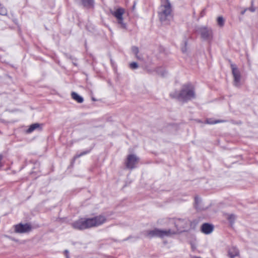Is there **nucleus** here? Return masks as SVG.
I'll return each instance as SVG.
<instances>
[{
    "instance_id": "a878e982",
    "label": "nucleus",
    "mask_w": 258,
    "mask_h": 258,
    "mask_svg": "<svg viewBox=\"0 0 258 258\" xmlns=\"http://www.w3.org/2000/svg\"><path fill=\"white\" fill-rule=\"evenodd\" d=\"M7 237L10 238V239L12 240H15V239L10 236H6Z\"/></svg>"
},
{
    "instance_id": "1a4fd4ad",
    "label": "nucleus",
    "mask_w": 258,
    "mask_h": 258,
    "mask_svg": "<svg viewBox=\"0 0 258 258\" xmlns=\"http://www.w3.org/2000/svg\"><path fill=\"white\" fill-rule=\"evenodd\" d=\"M232 69V75L234 78L233 84L236 87H239L241 85V75L239 71L235 64H232L231 65Z\"/></svg>"
},
{
    "instance_id": "bb28decb",
    "label": "nucleus",
    "mask_w": 258,
    "mask_h": 258,
    "mask_svg": "<svg viewBox=\"0 0 258 258\" xmlns=\"http://www.w3.org/2000/svg\"><path fill=\"white\" fill-rule=\"evenodd\" d=\"M2 159H3V156L2 155H0V162H1Z\"/></svg>"
},
{
    "instance_id": "aec40b11",
    "label": "nucleus",
    "mask_w": 258,
    "mask_h": 258,
    "mask_svg": "<svg viewBox=\"0 0 258 258\" xmlns=\"http://www.w3.org/2000/svg\"><path fill=\"white\" fill-rule=\"evenodd\" d=\"M7 14V10L5 7L0 4V15L5 16Z\"/></svg>"
},
{
    "instance_id": "393cba45",
    "label": "nucleus",
    "mask_w": 258,
    "mask_h": 258,
    "mask_svg": "<svg viewBox=\"0 0 258 258\" xmlns=\"http://www.w3.org/2000/svg\"><path fill=\"white\" fill-rule=\"evenodd\" d=\"M246 9H245L244 10H243V11H242V12H241V14L242 15H243V14L245 13V12H246Z\"/></svg>"
},
{
    "instance_id": "f257e3e1",
    "label": "nucleus",
    "mask_w": 258,
    "mask_h": 258,
    "mask_svg": "<svg viewBox=\"0 0 258 258\" xmlns=\"http://www.w3.org/2000/svg\"><path fill=\"white\" fill-rule=\"evenodd\" d=\"M106 221L104 216L99 215L91 218H80L72 224L73 228L78 230H83L99 226Z\"/></svg>"
},
{
    "instance_id": "9b49d317",
    "label": "nucleus",
    "mask_w": 258,
    "mask_h": 258,
    "mask_svg": "<svg viewBox=\"0 0 258 258\" xmlns=\"http://www.w3.org/2000/svg\"><path fill=\"white\" fill-rule=\"evenodd\" d=\"M214 227L212 225L208 223H204L201 226V231L206 234H209L212 232Z\"/></svg>"
},
{
    "instance_id": "2eb2a0df",
    "label": "nucleus",
    "mask_w": 258,
    "mask_h": 258,
    "mask_svg": "<svg viewBox=\"0 0 258 258\" xmlns=\"http://www.w3.org/2000/svg\"><path fill=\"white\" fill-rule=\"evenodd\" d=\"M201 200L198 198H195V208L198 210L200 211L202 210H205L206 209V208H204L203 207H201L200 206V203H201Z\"/></svg>"
},
{
    "instance_id": "412c9836",
    "label": "nucleus",
    "mask_w": 258,
    "mask_h": 258,
    "mask_svg": "<svg viewBox=\"0 0 258 258\" xmlns=\"http://www.w3.org/2000/svg\"><path fill=\"white\" fill-rule=\"evenodd\" d=\"M89 152V151H83V152H81L80 154H77L74 156V159H76L81 157L82 156H83V155H85L88 154Z\"/></svg>"
},
{
    "instance_id": "6ab92c4d",
    "label": "nucleus",
    "mask_w": 258,
    "mask_h": 258,
    "mask_svg": "<svg viewBox=\"0 0 258 258\" xmlns=\"http://www.w3.org/2000/svg\"><path fill=\"white\" fill-rule=\"evenodd\" d=\"M227 219L231 223V224H233L235 219V216L233 214H230L227 215Z\"/></svg>"
},
{
    "instance_id": "4468645a",
    "label": "nucleus",
    "mask_w": 258,
    "mask_h": 258,
    "mask_svg": "<svg viewBox=\"0 0 258 258\" xmlns=\"http://www.w3.org/2000/svg\"><path fill=\"white\" fill-rule=\"evenodd\" d=\"M71 96L72 98L78 103H82L84 101L83 98L76 92H72Z\"/></svg>"
},
{
    "instance_id": "0eeeda50",
    "label": "nucleus",
    "mask_w": 258,
    "mask_h": 258,
    "mask_svg": "<svg viewBox=\"0 0 258 258\" xmlns=\"http://www.w3.org/2000/svg\"><path fill=\"white\" fill-rule=\"evenodd\" d=\"M139 160V158L136 155H128L125 162L126 167L130 169H133L136 168Z\"/></svg>"
},
{
    "instance_id": "9d476101",
    "label": "nucleus",
    "mask_w": 258,
    "mask_h": 258,
    "mask_svg": "<svg viewBox=\"0 0 258 258\" xmlns=\"http://www.w3.org/2000/svg\"><path fill=\"white\" fill-rule=\"evenodd\" d=\"M15 232L18 233H24L29 232L31 230V226L28 224L20 223L14 225Z\"/></svg>"
},
{
    "instance_id": "f03ea898",
    "label": "nucleus",
    "mask_w": 258,
    "mask_h": 258,
    "mask_svg": "<svg viewBox=\"0 0 258 258\" xmlns=\"http://www.w3.org/2000/svg\"><path fill=\"white\" fill-rule=\"evenodd\" d=\"M158 15L160 21L164 24H168L172 20V10L169 0L161 1Z\"/></svg>"
},
{
    "instance_id": "f3484780",
    "label": "nucleus",
    "mask_w": 258,
    "mask_h": 258,
    "mask_svg": "<svg viewBox=\"0 0 258 258\" xmlns=\"http://www.w3.org/2000/svg\"><path fill=\"white\" fill-rule=\"evenodd\" d=\"M39 127V123L32 124L30 126L29 128L27 130V132L28 133H30Z\"/></svg>"
},
{
    "instance_id": "6e6552de",
    "label": "nucleus",
    "mask_w": 258,
    "mask_h": 258,
    "mask_svg": "<svg viewBox=\"0 0 258 258\" xmlns=\"http://www.w3.org/2000/svg\"><path fill=\"white\" fill-rule=\"evenodd\" d=\"M124 9L121 8L117 9L112 14L116 18L117 22L120 24L122 28H125L126 24L123 22L122 15L124 13Z\"/></svg>"
},
{
    "instance_id": "20e7f679",
    "label": "nucleus",
    "mask_w": 258,
    "mask_h": 258,
    "mask_svg": "<svg viewBox=\"0 0 258 258\" xmlns=\"http://www.w3.org/2000/svg\"><path fill=\"white\" fill-rule=\"evenodd\" d=\"M175 234L176 231H173L171 229L163 230L155 228L153 230H147L144 232L145 236L149 238L154 237H158L160 238L170 237Z\"/></svg>"
},
{
    "instance_id": "f8f14e48",
    "label": "nucleus",
    "mask_w": 258,
    "mask_h": 258,
    "mask_svg": "<svg viewBox=\"0 0 258 258\" xmlns=\"http://www.w3.org/2000/svg\"><path fill=\"white\" fill-rule=\"evenodd\" d=\"M239 251L235 247H231L228 250V256L230 258H234L238 255Z\"/></svg>"
},
{
    "instance_id": "423d86ee",
    "label": "nucleus",
    "mask_w": 258,
    "mask_h": 258,
    "mask_svg": "<svg viewBox=\"0 0 258 258\" xmlns=\"http://www.w3.org/2000/svg\"><path fill=\"white\" fill-rule=\"evenodd\" d=\"M197 32L204 40L209 41L213 38V32L210 28L201 26L197 28Z\"/></svg>"
},
{
    "instance_id": "39448f33",
    "label": "nucleus",
    "mask_w": 258,
    "mask_h": 258,
    "mask_svg": "<svg viewBox=\"0 0 258 258\" xmlns=\"http://www.w3.org/2000/svg\"><path fill=\"white\" fill-rule=\"evenodd\" d=\"M171 222L174 223L175 229H171L173 231H176V234L178 232H182L187 228L189 224L190 221L186 219H171Z\"/></svg>"
},
{
    "instance_id": "c85d7f7f",
    "label": "nucleus",
    "mask_w": 258,
    "mask_h": 258,
    "mask_svg": "<svg viewBox=\"0 0 258 258\" xmlns=\"http://www.w3.org/2000/svg\"><path fill=\"white\" fill-rule=\"evenodd\" d=\"M135 6H136V3H135L134 5L133 6V9H134L135 8Z\"/></svg>"
},
{
    "instance_id": "4be33fe9",
    "label": "nucleus",
    "mask_w": 258,
    "mask_h": 258,
    "mask_svg": "<svg viewBox=\"0 0 258 258\" xmlns=\"http://www.w3.org/2000/svg\"><path fill=\"white\" fill-rule=\"evenodd\" d=\"M217 23L220 26H223L224 24V20L222 17H219L217 18Z\"/></svg>"
},
{
    "instance_id": "dca6fc26",
    "label": "nucleus",
    "mask_w": 258,
    "mask_h": 258,
    "mask_svg": "<svg viewBox=\"0 0 258 258\" xmlns=\"http://www.w3.org/2000/svg\"><path fill=\"white\" fill-rule=\"evenodd\" d=\"M206 122L208 124H216V123H218L225 122H226V120H221V119L212 120L211 119H208L206 120Z\"/></svg>"
},
{
    "instance_id": "a211bd4d",
    "label": "nucleus",
    "mask_w": 258,
    "mask_h": 258,
    "mask_svg": "<svg viewBox=\"0 0 258 258\" xmlns=\"http://www.w3.org/2000/svg\"><path fill=\"white\" fill-rule=\"evenodd\" d=\"M132 50L133 52L136 55V57L139 59H141V58L138 55V54L139 52V48L136 46H133L132 48Z\"/></svg>"
},
{
    "instance_id": "cd10ccee",
    "label": "nucleus",
    "mask_w": 258,
    "mask_h": 258,
    "mask_svg": "<svg viewBox=\"0 0 258 258\" xmlns=\"http://www.w3.org/2000/svg\"><path fill=\"white\" fill-rule=\"evenodd\" d=\"M65 253H66V255H68V251L67 250H65Z\"/></svg>"
},
{
    "instance_id": "c756f323",
    "label": "nucleus",
    "mask_w": 258,
    "mask_h": 258,
    "mask_svg": "<svg viewBox=\"0 0 258 258\" xmlns=\"http://www.w3.org/2000/svg\"><path fill=\"white\" fill-rule=\"evenodd\" d=\"M67 258H70V257H69V255H67Z\"/></svg>"
},
{
    "instance_id": "7ed1b4c3",
    "label": "nucleus",
    "mask_w": 258,
    "mask_h": 258,
    "mask_svg": "<svg viewBox=\"0 0 258 258\" xmlns=\"http://www.w3.org/2000/svg\"><path fill=\"white\" fill-rule=\"evenodd\" d=\"M170 96L182 101H187L196 97L194 88L191 84H186L182 87L180 91H175L170 94Z\"/></svg>"
},
{
    "instance_id": "b1692460",
    "label": "nucleus",
    "mask_w": 258,
    "mask_h": 258,
    "mask_svg": "<svg viewBox=\"0 0 258 258\" xmlns=\"http://www.w3.org/2000/svg\"><path fill=\"white\" fill-rule=\"evenodd\" d=\"M253 0H252L251 2V7L249 8V10L251 11V12H254L255 11V9L253 7Z\"/></svg>"
},
{
    "instance_id": "ddd939ff",
    "label": "nucleus",
    "mask_w": 258,
    "mask_h": 258,
    "mask_svg": "<svg viewBox=\"0 0 258 258\" xmlns=\"http://www.w3.org/2000/svg\"><path fill=\"white\" fill-rule=\"evenodd\" d=\"M82 2V5L87 8H92L94 6V1L93 0H80Z\"/></svg>"
},
{
    "instance_id": "5701e85b",
    "label": "nucleus",
    "mask_w": 258,
    "mask_h": 258,
    "mask_svg": "<svg viewBox=\"0 0 258 258\" xmlns=\"http://www.w3.org/2000/svg\"><path fill=\"white\" fill-rule=\"evenodd\" d=\"M130 67L132 69H136L138 68V64L136 62H133L130 63Z\"/></svg>"
}]
</instances>
